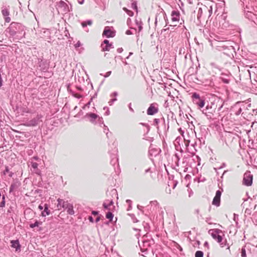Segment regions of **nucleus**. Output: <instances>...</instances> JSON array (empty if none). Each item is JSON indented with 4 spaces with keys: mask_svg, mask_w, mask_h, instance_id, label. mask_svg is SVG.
I'll list each match as a JSON object with an SVG mask.
<instances>
[{
    "mask_svg": "<svg viewBox=\"0 0 257 257\" xmlns=\"http://www.w3.org/2000/svg\"><path fill=\"white\" fill-rule=\"evenodd\" d=\"M81 43L80 41H78L75 45H74V46H75V48H77L79 47H80L81 46Z\"/></svg>",
    "mask_w": 257,
    "mask_h": 257,
    "instance_id": "54",
    "label": "nucleus"
},
{
    "mask_svg": "<svg viewBox=\"0 0 257 257\" xmlns=\"http://www.w3.org/2000/svg\"><path fill=\"white\" fill-rule=\"evenodd\" d=\"M103 35L106 36V38H111L115 36V34L108 27H106L103 32Z\"/></svg>",
    "mask_w": 257,
    "mask_h": 257,
    "instance_id": "19",
    "label": "nucleus"
},
{
    "mask_svg": "<svg viewBox=\"0 0 257 257\" xmlns=\"http://www.w3.org/2000/svg\"><path fill=\"white\" fill-rule=\"evenodd\" d=\"M38 67L42 72H46L49 68V65L46 60L42 58H37Z\"/></svg>",
    "mask_w": 257,
    "mask_h": 257,
    "instance_id": "7",
    "label": "nucleus"
},
{
    "mask_svg": "<svg viewBox=\"0 0 257 257\" xmlns=\"http://www.w3.org/2000/svg\"><path fill=\"white\" fill-rule=\"evenodd\" d=\"M210 66H211L212 69H217L219 71L221 70L220 67L218 65H217L216 63H215L214 62L211 63H210Z\"/></svg>",
    "mask_w": 257,
    "mask_h": 257,
    "instance_id": "29",
    "label": "nucleus"
},
{
    "mask_svg": "<svg viewBox=\"0 0 257 257\" xmlns=\"http://www.w3.org/2000/svg\"><path fill=\"white\" fill-rule=\"evenodd\" d=\"M226 42H223L220 43V45H218L217 47L220 51H224L223 53L227 54L228 52L231 53L234 51V48L232 46H227L225 45Z\"/></svg>",
    "mask_w": 257,
    "mask_h": 257,
    "instance_id": "8",
    "label": "nucleus"
},
{
    "mask_svg": "<svg viewBox=\"0 0 257 257\" xmlns=\"http://www.w3.org/2000/svg\"><path fill=\"white\" fill-rule=\"evenodd\" d=\"M160 119L155 118L153 121V125L157 126L158 130H159L158 124L160 122Z\"/></svg>",
    "mask_w": 257,
    "mask_h": 257,
    "instance_id": "35",
    "label": "nucleus"
},
{
    "mask_svg": "<svg viewBox=\"0 0 257 257\" xmlns=\"http://www.w3.org/2000/svg\"><path fill=\"white\" fill-rule=\"evenodd\" d=\"M43 115L41 114H38L36 117L27 120L24 125L27 126H35L38 125L42 121V118Z\"/></svg>",
    "mask_w": 257,
    "mask_h": 257,
    "instance_id": "2",
    "label": "nucleus"
},
{
    "mask_svg": "<svg viewBox=\"0 0 257 257\" xmlns=\"http://www.w3.org/2000/svg\"><path fill=\"white\" fill-rule=\"evenodd\" d=\"M163 16L164 19L165 21V22H166V25H169V21L167 18V15L165 12L163 13Z\"/></svg>",
    "mask_w": 257,
    "mask_h": 257,
    "instance_id": "42",
    "label": "nucleus"
},
{
    "mask_svg": "<svg viewBox=\"0 0 257 257\" xmlns=\"http://www.w3.org/2000/svg\"><path fill=\"white\" fill-rule=\"evenodd\" d=\"M92 100V98H91V100L86 104H85V105L83 106V108L85 109V107H89V105L90 104V103H91V100Z\"/></svg>",
    "mask_w": 257,
    "mask_h": 257,
    "instance_id": "55",
    "label": "nucleus"
},
{
    "mask_svg": "<svg viewBox=\"0 0 257 257\" xmlns=\"http://www.w3.org/2000/svg\"><path fill=\"white\" fill-rule=\"evenodd\" d=\"M241 106H244L242 102L238 101L232 107L231 111L235 115H238L242 111Z\"/></svg>",
    "mask_w": 257,
    "mask_h": 257,
    "instance_id": "9",
    "label": "nucleus"
},
{
    "mask_svg": "<svg viewBox=\"0 0 257 257\" xmlns=\"http://www.w3.org/2000/svg\"><path fill=\"white\" fill-rule=\"evenodd\" d=\"M111 73V71L107 72L105 73V74L104 75V77H105V78L108 77V76H109L110 75Z\"/></svg>",
    "mask_w": 257,
    "mask_h": 257,
    "instance_id": "56",
    "label": "nucleus"
},
{
    "mask_svg": "<svg viewBox=\"0 0 257 257\" xmlns=\"http://www.w3.org/2000/svg\"><path fill=\"white\" fill-rule=\"evenodd\" d=\"M9 172L10 171H9V167L8 166H6L5 167V169L3 171V175H6L7 173H9Z\"/></svg>",
    "mask_w": 257,
    "mask_h": 257,
    "instance_id": "46",
    "label": "nucleus"
},
{
    "mask_svg": "<svg viewBox=\"0 0 257 257\" xmlns=\"http://www.w3.org/2000/svg\"><path fill=\"white\" fill-rule=\"evenodd\" d=\"M192 97L194 104L197 105L200 108H202L204 106V99L200 97L199 94L195 92L192 94Z\"/></svg>",
    "mask_w": 257,
    "mask_h": 257,
    "instance_id": "4",
    "label": "nucleus"
},
{
    "mask_svg": "<svg viewBox=\"0 0 257 257\" xmlns=\"http://www.w3.org/2000/svg\"><path fill=\"white\" fill-rule=\"evenodd\" d=\"M97 121L99 123H103V120L102 117L99 116V117L97 118Z\"/></svg>",
    "mask_w": 257,
    "mask_h": 257,
    "instance_id": "52",
    "label": "nucleus"
},
{
    "mask_svg": "<svg viewBox=\"0 0 257 257\" xmlns=\"http://www.w3.org/2000/svg\"><path fill=\"white\" fill-rule=\"evenodd\" d=\"M253 176L250 174V172L244 173L242 183L246 186H250L252 184Z\"/></svg>",
    "mask_w": 257,
    "mask_h": 257,
    "instance_id": "6",
    "label": "nucleus"
},
{
    "mask_svg": "<svg viewBox=\"0 0 257 257\" xmlns=\"http://www.w3.org/2000/svg\"><path fill=\"white\" fill-rule=\"evenodd\" d=\"M123 49L122 48H119L117 49V52L119 53H120L122 52Z\"/></svg>",
    "mask_w": 257,
    "mask_h": 257,
    "instance_id": "64",
    "label": "nucleus"
},
{
    "mask_svg": "<svg viewBox=\"0 0 257 257\" xmlns=\"http://www.w3.org/2000/svg\"><path fill=\"white\" fill-rule=\"evenodd\" d=\"M126 202L128 204V208L127 209V210H130L131 209H132V200H130V199H127L126 200Z\"/></svg>",
    "mask_w": 257,
    "mask_h": 257,
    "instance_id": "37",
    "label": "nucleus"
},
{
    "mask_svg": "<svg viewBox=\"0 0 257 257\" xmlns=\"http://www.w3.org/2000/svg\"><path fill=\"white\" fill-rule=\"evenodd\" d=\"M227 17V13H223L220 16V23L221 22V21H224V22H225V20H226V19Z\"/></svg>",
    "mask_w": 257,
    "mask_h": 257,
    "instance_id": "32",
    "label": "nucleus"
},
{
    "mask_svg": "<svg viewBox=\"0 0 257 257\" xmlns=\"http://www.w3.org/2000/svg\"><path fill=\"white\" fill-rule=\"evenodd\" d=\"M67 210V212L68 214L70 215H73L74 214V211L73 210V206L72 204L70 203L68 207L66 209Z\"/></svg>",
    "mask_w": 257,
    "mask_h": 257,
    "instance_id": "23",
    "label": "nucleus"
},
{
    "mask_svg": "<svg viewBox=\"0 0 257 257\" xmlns=\"http://www.w3.org/2000/svg\"><path fill=\"white\" fill-rule=\"evenodd\" d=\"M116 152L117 151L115 150L113 153L110 154L111 160L110 163L113 166H114L115 165L117 166H118V159L117 157Z\"/></svg>",
    "mask_w": 257,
    "mask_h": 257,
    "instance_id": "17",
    "label": "nucleus"
},
{
    "mask_svg": "<svg viewBox=\"0 0 257 257\" xmlns=\"http://www.w3.org/2000/svg\"><path fill=\"white\" fill-rule=\"evenodd\" d=\"M233 220L235 221L236 226L238 225V215L235 213L233 214Z\"/></svg>",
    "mask_w": 257,
    "mask_h": 257,
    "instance_id": "39",
    "label": "nucleus"
},
{
    "mask_svg": "<svg viewBox=\"0 0 257 257\" xmlns=\"http://www.w3.org/2000/svg\"><path fill=\"white\" fill-rule=\"evenodd\" d=\"M137 208L139 210L142 211V213H144V211L143 210V206H141L140 205H137Z\"/></svg>",
    "mask_w": 257,
    "mask_h": 257,
    "instance_id": "57",
    "label": "nucleus"
},
{
    "mask_svg": "<svg viewBox=\"0 0 257 257\" xmlns=\"http://www.w3.org/2000/svg\"><path fill=\"white\" fill-rule=\"evenodd\" d=\"M185 140V146H186V147H188L189 145V143H190V141L189 140H187L186 139H184Z\"/></svg>",
    "mask_w": 257,
    "mask_h": 257,
    "instance_id": "58",
    "label": "nucleus"
},
{
    "mask_svg": "<svg viewBox=\"0 0 257 257\" xmlns=\"http://www.w3.org/2000/svg\"><path fill=\"white\" fill-rule=\"evenodd\" d=\"M126 13L128 16L131 17H132L134 15V12L129 10L127 11Z\"/></svg>",
    "mask_w": 257,
    "mask_h": 257,
    "instance_id": "53",
    "label": "nucleus"
},
{
    "mask_svg": "<svg viewBox=\"0 0 257 257\" xmlns=\"http://www.w3.org/2000/svg\"><path fill=\"white\" fill-rule=\"evenodd\" d=\"M88 220L90 222H94V219L92 216H88Z\"/></svg>",
    "mask_w": 257,
    "mask_h": 257,
    "instance_id": "59",
    "label": "nucleus"
},
{
    "mask_svg": "<svg viewBox=\"0 0 257 257\" xmlns=\"http://www.w3.org/2000/svg\"><path fill=\"white\" fill-rule=\"evenodd\" d=\"M128 215L131 216V218H132V220H133V221L134 222H138L139 221V220L136 217L135 214H129Z\"/></svg>",
    "mask_w": 257,
    "mask_h": 257,
    "instance_id": "38",
    "label": "nucleus"
},
{
    "mask_svg": "<svg viewBox=\"0 0 257 257\" xmlns=\"http://www.w3.org/2000/svg\"><path fill=\"white\" fill-rule=\"evenodd\" d=\"M57 207L58 210H61L62 208L66 210L68 205L70 204L68 201H64L63 199L60 198L57 199Z\"/></svg>",
    "mask_w": 257,
    "mask_h": 257,
    "instance_id": "11",
    "label": "nucleus"
},
{
    "mask_svg": "<svg viewBox=\"0 0 257 257\" xmlns=\"http://www.w3.org/2000/svg\"><path fill=\"white\" fill-rule=\"evenodd\" d=\"M131 8L138 13V7L136 2L134 1L132 3Z\"/></svg>",
    "mask_w": 257,
    "mask_h": 257,
    "instance_id": "33",
    "label": "nucleus"
},
{
    "mask_svg": "<svg viewBox=\"0 0 257 257\" xmlns=\"http://www.w3.org/2000/svg\"><path fill=\"white\" fill-rule=\"evenodd\" d=\"M102 206L105 209L108 210H111V208L109 207L108 205L107 204V202H106V201H104L103 202Z\"/></svg>",
    "mask_w": 257,
    "mask_h": 257,
    "instance_id": "40",
    "label": "nucleus"
},
{
    "mask_svg": "<svg viewBox=\"0 0 257 257\" xmlns=\"http://www.w3.org/2000/svg\"><path fill=\"white\" fill-rule=\"evenodd\" d=\"M241 257H247L246 254V250L244 247H242L241 249Z\"/></svg>",
    "mask_w": 257,
    "mask_h": 257,
    "instance_id": "36",
    "label": "nucleus"
},
{
    "mask_svg": "<svg viewBox=\"0 0 257 257\" xmlns=\"http://www.w3.org/2000/svg\"><path fill=\"white\" fill-rule=\"evenodd\" d=\"M105 108H106V110L105 112L104 113V115H108L110 113L109 108H108V107H107L106 106H105L103 107V109H105Z\"/></svg>",
    "mask_w": 257,
    "mask_h": 257,
    "instance_id": "49",
    "label": "nucleus"
},
{
    "mask_svg": "<svg viewBox=\"0 0 257 257\" xmlns=\"http://www.w3.org/2000/svg\"><path fill=\"white\" fill-rule=\"evenodd\" d=\"M105 201H106V202H107V204L108 205L109 207H110L111 206H112L113 207H114L113 206V201L112 200V199H111V200H106Z\"/></svg>",
    "mask_w": 257,
    "mask_h": 257,
    "instance_id": "41",
    "label": "nucleus"
},
{
    "mask_svg": "<svg viewBox=\"0 0 257 257\" xmlns=\"http://www.w3.org/2000/svg\"><path fill=\"white\" fill-rule=\"evenodd\" d=\"M213 239H215L217 242L220 243V245H223L221 243L222 241V237L219 234L222 233V231L219 229H211L208 231Z\"/></svg>",
    "mask_w": 257,
    "mask_h": 257,
    "instance_id": "3",
    "label": "nucleus"
},
{
    "mask_svg": "<svg viewBox=\"0 0 257 257\" xmlns=\"http://www.w3.org/2000/svg\"><path fill=\"white\" fill-rule=\"evenodd\" d=\"M143 225L144 226V229L146 231H148L150 229V225L148 222H146L144 221L143 222Z\"/></svg>",
    "mask_w": 257,
    "mask_h": 257,
    "instance_id": "30",
    "label": "nucleus"
},
{
    "mask_svg": "<svg viewBox=\"0 0 257 257\" xmlns=\"http://www.w3.org/2000/svg\"><path fill=\"white\" fill-rule=\"evenodd\" d=\"M42 224V221L36 220L34 223H31L30 224V227L31 228H34L36 227H38L39 225H41Z\"/></svg>",
    "mask_w": 257,
    "mask_h": 257,
    "instance_id": "27",
    "label": "nucleus"
},
{
    "mask_svg": "<svg viewBox=\"0 0 257 257\" xmlns=\"http://www.w3.org/2000/svg\"><path fill=\"white\" fill-rule=\"evenodd\" d=\"M140 124H142L143 126H146L147 127V133H148L149 132V131H150V126L149 125V124H148L147 123H141Z\"/></svg>",
    "mask_w": 257,
    "mask_h": 257,
    "instance_id": "47",
    "label": "nucleus"
},
{
    "mask_svg": "<svg viewBox=\"0 0 257 257\" xmlns=\"http://www.w3.org/2000/svg\"><path fill=\"white\" fill-rule=\"evenodd\" d=\"M21 185V183L18 179L14 180L10 187V193H12L14 190H17Z\"/></svg>",
    "mask_w": 257,
    "mask_h": 257,
    "instance_id": "14",
    "label": "nucleus"
},
{
    "mask_svg": "<svg viewBox=\"0 0 257 257\" xmlns=\"http://www.w3.org/2000/svg\"><path fill=\"white\" fill-rule=\"evenodd\" d=\"M222 190H217L216 192L215 196L217 197L220 198L221 194H222Z\"/></svg>",
    "mask_w": 257,
    "mask_h": 257,
    "instance_id": "43",
    "label": "nucleus"
},
{
    "mask_svg": "<svg viewBox=\"0 0 257 257\" xmlns=\"http://www.w3.org/2000/svg\"><path fill=\"white\" fill-rule=\"evenodd\" d=\"M50 214V211L49 209V206L47 204H44V209L42 211L41 215L43 217H45L46 215H49Z\"/></svg>",
    "mask_w": 257,
    "mask_h": 257,
    "instance_id": "21",
    "label": "nucleus"
},
{
    "mask_svg": "<svg viewBox=\"0 0 257 257\" xmlns=\"http://www.w3.org/2000/svg\"><path fill=\"white\" fill-rule=\"evenodd\" d=\"M2 14L4 16L6 17L9 15V11L7 9H4L2 11Z\"/></svg>",
    "mask_w": 257,
    "mask_h": 257,
    "instance_id": "34",
    "label": "nucleus"
},
{
    "mask_svg": "<svg viewBox=\"0 0 257 257\" xmlns=\"http://www.w3.org/2000/svg\"><path fill=\"white\" fill-rule=\"evenodd\" d=\"M171 21L172 23L177 22L179 21L180 14L177 10H173L171 12Z\"/></svg>",
    "mask_w": 257,
    "mask_h": 257,
    "instance_id": "16",
    "label": "nucleus"
},
{
    "mask_svg": "<svg viewBox=\"0 0 257 257\" xmlns=\"http://www.w3.org/2000/svg\"><path fill=\"white\" fill-rule=\"evenodd\" d=\"M31 166H32V167L33 169H37L38 168V164L36 162H32V164H31Z\"/></svg>",
    "mask_w": 257,
    "mask_h": 257,
    "instance_id": "44",
    "label": "nucleus"
},
{
    "mask_svg": "<svg viewBox=\"0 0 257 257\" xmlns=\"http://www.w3.org/2000/svg\"><path fill=\"white\" fill-rule=\"evenodd\" d=\"M91 213L93 215H97L98 214V211L94 210L92 211Z\"/></svg>",
    "mask_w": 257,
    "mask_h": 257,
    "instance_id": "63",
    "label": "nucleus"
},
{
    "mask_svg": "<svg viewBox=\"0 0 257 257\" xmlns=\"http://www.w3.org/2000/svg\"><path fill=\"white\" fill-rule=\"evenodd\" d=\"M6 31L10 34V36H14L17 34H20L21 32H23V28L21 24L13 22L7 28Z\"/></svg>",
    "mask_w": 257,
    "mask_h": 257,
    "instance_id": "1",
    "label": "nucleus"
},
{
    "mask_svg": "<svg viewBox=\"0 0 257 257\" xmlns=\"http://www.w3.org/2000/svg\"><path fill=\"white\" fill-rule=\"evenodd\" d=\"M211 111H207L206 110H203V113L206 116L207 118L209 119H213V112H212L213 109L210 107Z\"/></svg>",
    "mask_w": 257,
    "mask_h": 257,
    "instance_id": "22",
    "label": "nucleus"
},
{
    "mask_svg": "<svg viewBox=\"0 0 257 257\" xmlns=\"http://www.w3.org/2000/svg\"><path fill=\"white\" fill-rule=\"evenodd\" d=\"M11 21V18L9 17H7L5 18V21L7 23H9Z\"/></svg>",
    "mask_w": 257,
    "mask_h": 257,
    "instance_id": "62",
    "label": "nucleus"
},
{
    "mask_svg": "<svg viewBox=\"0 0 257 257\" xmlns=\"http://www.w3.org/2000/svg\"><path fill=\"white\" fill-rule=\"evenodd\" d=\"M116 100H117V99H116V97H115V98H112V99H111L109 101V102H108L109 105H111L113 104V103L114 101H115Z\"/></svg>",
    "mask_w": 257,
    "mask_h": 257,
    "instance_id": "48",
    "label": "nucleus"
},
{
    "mask_svg": "<svg viewBox=\"0 0 257 257\" xmlns=\"http://www.w3.org/2000/svg\"><path fill=\"white\" fill-rule=\"evenodd\" d=\"M113 216V214L110 211H108L106 214V218L109 219L110 221H111L112 220Z\"/></svg>",
    "mask_w": 257,
    "mask_h": 257,
    "instance_id": "28",
    "label": "nucleus"
},
{
    "mask_svg": "<svg viewBox=\"0 0 257 257\" xmlns=\"http://www.w3.org/2000/svg\"><path fill=\"white\" fill-rule=\"evenodd\" d=\"M125 34L126 35H130L133 34V33L131 30H128L125 32Z\"/></svg>",
    "mask_w": 257,
    "mask_h": 257,
    "instance_id": "60",
    "label": "nucleus"
},
{
    "mask_svg": "<svg viewBox=\"0 0 257 257\" xmlns=\"http://www.w3.org/2000/svg\"><path fill=\"white\" fill-rule=\"evenodd\" d=\"M57 8L64 13L68 11V6L67 4L63 1H60L57 4Z\"/></svg>",
    "mask_w": 257,
    "mask_h": 257,
    "instance_id": "15",
    "label": "nucleus"
},
{
    "mask_svg": "<svg viewBox=\"0 0 257 257\" xmlns=\"http://www.w3.org/2000/svg\"><path fill=\"white\" fill-rule=\"evenodd\" d=\"M11 246L13 248H16V250L17 251L20 249L21 245L18 240H12L11 241Z\"/></svg>",
    "mask_w": 257,
    "mask_h": 257,
    "instance_id": "20",
    "label": "nucleus"
},
{
    "mask_svg": "<svg viewBox=\"0 0 257 257\" xmlns=\"http://www.w3.org/2000/svg\"><path fill=\"white\" fill-rule=\"evenodd\" d=\"M231 76V75L229 73H222L220 77V79L224 83L228 84L230 82Z\"/></svg>",
    "mask_w": 257,
    "mask_h": 257,
    "instance_id": "18",
    "label": "nucleus"
},
{
    "mask_svg": "<svg viewBox=\"0 0 257 257\" xmlns=\"http://www.w3.org/2000/svg\"><path fill=\"white\" fill-rule=\"evenodd\" d=\"M203 252L201 250H197L195 253V257H203Z\"/></svg>",
    "mask_w": 257,
    "mask_h": 257,
    "instance_id": "31",
    "label": "nucleus"
},
{
    "mask_svg": "<svg viewBox=\"0 0 257 257\" xmlns=\"http://www.w3.org/2000/svg\"><path fill=\"white\" fill-rule=\"evenodd\" d=\"M197 145V143L196 142H195L194 144H192V146L194 147V151L195 152H192L191 153L192 154V155H194L195 152L197 151V150L195 148V146Z\"/></svg>",
    "mask_w": 257,
    "mask_h": 257,
    "instance_id": "50",
    "label": "nucleus"
},
{
    "mask_svg": "<svg viewBox=\"0 0 257 257\" xmlns=\"http://www.w3.org/2000/svg\"><path fill=\"white\" fill-rule=\"evenodd\" d=\"M156 106H158V104L156 103L150 104L147 111L148 115H153L158 112V108Z\"/></svg>",
    "mask_w": 257,
    "mask_h": 257,
    "instance_id": "10",
    "label": "nucleus"
},
{
    "mask_svg": "<svg viewBox=\"0 0 257 257\" xmlns=\"http://www.w3.org/2000/svg\"><path fill=\"white\" fill-rule=\"evenodd\" d=\"M92 24V21L91 20H88L83 21L81 23V26L83 28L86 27L87 25L91 26Z\"/></svg>",
    "mask_w": 257,
    "mask_h": 257,
    "instance_id": "25",
    "label": "nucleus"
},
{
    "mask_svg": "<svg viewBox=\"0 0 257 257\" xmlns=\"http://www.w3.org/2000/svg\"><path fill=\"white\" fill-rule=\"evenodd\" d=\"M128 108H129V109H130V110L131 111H132V112H134V110L133 108L132 107V104H131V103H130L128 104Z\"/></svg>",
    "mask_w": 257,
    "mask_h": 257,
    "instance_id": "61",
    "label": "nucleus"
},
{
    "mask_svg": "<svg viewBox=\"0 0 257 257\" xmlns=\"http://www.w3.org/2000/svg\"><path fill=\"white\" fill-rule=\"evenodd\" d=\"M150 204H151V205H154V206H157L159 204L158 202L156 200L151 201L150 202Z\"/></svg>",
    "mask_w": 257,
    "mask_h": 257,
    "instance_id": "51",
    "label": "nucleus"
},
{
    "mask_svg": "<svg viewBox=\"0 0 257 257\" xmlns=\"http://www.w3.org/2000/svg\"><path fill=\"white\" fill-rule=\"evenodd\" d=\"M102 51H108L110 48H113L112 43H109L108 40H104L101 45Z\"/></svg>",
    "mask_w": 257,
    "mask_h": 257,
    "instance_id": "12",
    "label": "nucleus"
},
{
    "mask_svg": "<svg viewBox=\"0 0 257 257\" xmlns=\"http://www.w3.org/2000/svg\"><path fill=\"white\" fill-rule=\"evenodd\" d=\"M136 24L137 26L138 27L139 29V32H141L142 30L143 29V23L141 20H139L136 19Z\"/></svg>",
    "mask_w": 257,
    "mask_h": 257,
    "instance_id": "26",
    "label": "nucleus"
},
{
    "mask_svg": "<svg viewBox=\"0 0 257 257\" xmlns=\"http://www.w3.org/2000/svg\"><path fill=\"white\" fill-rule=\"evenodd\" d=\"M84 117L88 118L91 123H96V120L97 119V118L99 117V116L95 113L89 112L87 113L85 115Z\"/></svg>",
    "mask_w": 257,
    "mask_h": 257,
    "instance_id": "13",
    "label": "nucleus"
},
{
    "mask_svg": "<svg viewBox=\"0 0 257 257\" xmlns=\"http://www.w3.org/2000/svg\"><path fill=\"white\" fill-rule=\"evenodd\" d=\"M212 204L218 207L220 204V198L214 196Z\"/></svg>",
    "mask_w": 257,
    "mask_h": 257,
    "instance_id": "24",
    "label": "nucleus"
},
{
    "mask_svg": "<svg viewBox=\"0 0 257 257\" xmlns=\"http://www.w3.org/2000/svg\"><path fill=\"white\" fill-rule=\"evenodd\" d=\"M150 241H143V244L144 246H150L151 243L150 242Z\"/></svg>",
    "mask_w": 257,
    "mask_h": 257,
    "instance_id": "45",
    "label": "nucleus"
},
{
    "mask_svg": "<svg viewBox=\"0 0 257 257\" xmlns=\"http://www.w3.org/2000/svg\"><path fill=\"white\" fill-rule=\"evenodd\" d=\"M218 104L219 107L217 109V111H220L223 106V102H222V100H218L216 104H215L214 102H211L210 104H208L205 110H206L207 111H211L210 110L211 109L210 107H211L213 109L212 112H214Z\"/></svg>",
    "mask_w": 257,
    "mask_h": 257,
    "instance_id": "5",
    "label": "nucleus"
}]
</instances>
